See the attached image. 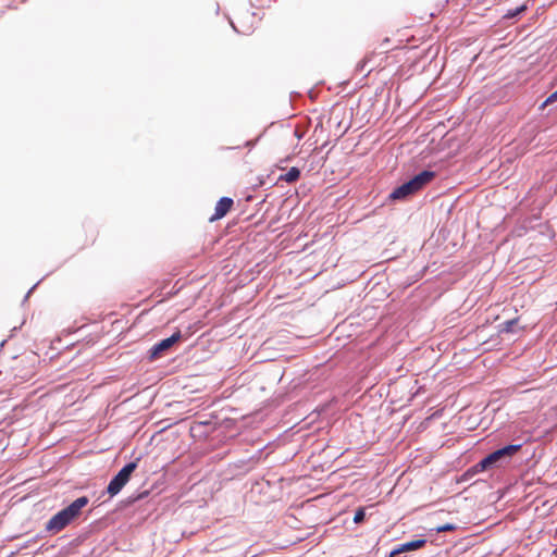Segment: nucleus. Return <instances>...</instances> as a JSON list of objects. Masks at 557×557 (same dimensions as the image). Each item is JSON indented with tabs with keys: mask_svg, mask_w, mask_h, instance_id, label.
<instances>
[{
	"mask_svg": "<svg viewBox=\"0 0 557 557\" xmlns=\"http://www.w3.org/2000/svg\"><path fill=\"white\" fill-rule=\"evenodd\" d=\"M454 530H456V525L453 523H445V524H442V525H438L435 528V531L437 533H443V532L454 531Z\"/></svg>",
	"mask_w": 557,
	"mask_h": 557,
	"instance_id": "9d476101",
	"label": "nucleus"
},
{
	"mask_svg": "<svg viewBox=\"0 0 557 557\" xmlns=\"http://www.w3.org/2000/svg\"><path fill=\"white\" fill-rule=\"evenodd\" d=\"M89 499L86 496L76 498L67 507L55 513L47 523V530L59 532L77 518L82 509L88 504Z\"/></svg>",
	"mask_w": 557,
	"mask_h": 557,
	"instance_id": "f257e3e1",
	"label": "nucleus"
},
{
	"mask_svg": "<svg viewBox=\"0 0 557 557\" xmlns=\"http://www.w3.org/2000/svg\"><path fill=\"white\" fill-rule=\"evenodd\" d=\"M136 462H129L125 465L117 474L110 481L108 485V493L111 496L116 495L124 487V485L129 481V478L134 470L136 469Z\"/></svg>",
	"mask_w": 557,
	"mask_h": 557,
	"instance_id": "7ed1b4c3",
	"label": "nucleus"
},
{
	"mask_svg": "<svg viewBox=\"0 0 557 557\" xmlns=\"http://www.w3.org/2000/svg\"><path fill=\"white\" fill-rule=\"evenodd\" d=\"M182 337V334L180 331L172 334L170 337L164 338L160 341L159 343L154 344L151 349L149 350V357L150 359H157L159 358L163 351L171 348L175 343H177Z\"/></svg>",
	"mask_w": 557,
	"mask_h": 557,
	"instance_id": "20e7f679",
	"label": "nucleus"
},
{
	"mask_svg": "<svg viewBox=\"0 0 557 557\" xmlns=\"http://www.w3.org/2000/svg\"><path fill=\"white\" fill-rule=\"evenodd\" d=\"M524 10H525V5H521L520 8H517L513 12H508L506 14V16L513 17V16H516L517 14L521 13Z\"/></svg>",
	"mask_w": 557,
	"mask_h": 557,
	"instance_id": "f8f14e48",
	"label": "nucleus"
},
{
	"mask_svg": "<svg viewBox=\"0 0 557 557\" xmlns=\"http://www.w3.org/2000/svg\"><path fill=\"white\" fill-rule=\"evenodd\" d=\"M233 199L228 197H222L215 205L214 214L210 218V221L222 219L232 208Z\"/></svg>",
	"mask_w": 557,
	"mask_h": 557,
	"instance_id": "423d86ee",
	"label": "nucleus"
},
{
	"mask_svg": "<svg viewBox=\"0 0 557 557\" xmlns=\"http://www.w3.org/2000/svg\"><path fill=\"white\" fill-rule=\"evenodd\" d=\"M425 543H426V541L422 540V539L403 543V544L398 545L397 547H395L389 553V557H396L399 554L419 549V548L423 547L425 545Z\"/></svg>",
	"mask_w": 557,
	"mask_h": 557,
	"instance_id": "39448f33",
	"label": "nucleus"
},
{
	"mask_svg": "<svg viewBox=\"0 0 557 557\" xmlns=\"http://www.w3.org/2000/svg\"><path fill=\"white\" fill-rule=\"evenodd\" d=\"M300 176V171L298 168H290L287 173L281 176V180L287 182V183H294L296 182Z\"/></svg>",
	"mask_w": 557,
	"mask_h": 557,
	"instance_id": "1a4fd4ad",
	"label": "nucleus"
},
{
	"mask_svg": "<svg viewBox=\"0 0 557 557\" xmlns=\"http://www.w3.org/2000/svg\"><path fill=\"white\" fill-rule=\"evenodd\" d=\"M435 176L433 171H422L410 180L411 185L417 193L422 187H424L428 183H430Z\"/></svg>",
	"mask_w": 557,
	"mask_h": 557,
	"instance_id": "0eeeda50",
	"label": "nucleus"
},
{
	"mask_svg": "<svg viewBox=\"0 0 557 557\" xmlns=\"http://www.w3.org/2000/svg\"><path fill=\"white\" fill-rule=\"evenodd\" d=\"M521 448V445H508L500 449H497L493 451L492 454L487 455L485 458H483L478 465L476 468L480 471H483L493 465L497 463L503 458H510L513 456L519 449Z\"/></svg>",
	"mask_w": 557,
	"mask_h": 557,
	"instance_id": "f03ea898",
	"label": "nucleus"
},
{
	"mask_svg": "<svg viewBox=\"0 0 557 557\" xmlns=\"http://www.w3.org/2000/svg\"><path fill=\"white\" fill-rule=\"evenodd\" d=\"M364 517H366L364 510L363 509H359L355 513L354 522L355 523H360V522H362L364 520Z\"/></svg>",
	"mask_w": 557,
	"mask_h": 557,
	"instance_id": "9b49d317",
	"label": "nucleus"
},
{
	"mask_svg": "<svg viewBox=\"0 0 557 557\" xmlns=\"http://www.w3.org/2000/svg\"><path fill=\"white\" fill-rule=\"evenodd\" d=\"M414 188L411 185L410 181L404 183L403 185L395 188L391 195L389 198L392 200H403L406 199L408 196L414 194Z\"/></svg>",
	"mask_w": 557,
	"mask_h": 557,
	"instance_id": "6e6552de",
	"label": "nucleus"
},
{
	"mask_svg": "<svg viewBox=\"0 0 557 557\" xmlns=\"http://www.w3.org/2000/svg\"><path fill=\"white\" fill-rule=\"evenodd\" d=\"M516 323V320H509V321H506L505 322V327L503 329L504 331L506 332H510L511 331V327L512 325Z\"/></svg>",
	"mask_w": 557,
	"mask_h": 557,
	"instance_id": "ddd939ff",
	"label": "nucleus"
},
{
	"mask_svg": "<svg viewBox=\"0 0 557 557\" xmlns=\"http://www.w3.org/2000/svg\"><path fill=\"white\" fill-rule=\"evenodd\" d=\"M557 100V90L555 92H553L547 99H546V103H549V102H554Z\"/></svg>",
	"mask_w": 557,
	"mask_h": 557,
	"instance_id": "4468645a",
	"label": "nucleus"
}]
</instances>
